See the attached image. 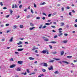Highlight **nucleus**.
<instances>
[{
    "instance_id": "e433bc0d",
    "label": "nucleus",
    "mask_w": 77,
    "mask_h": 77,
    "mask_svg": "<svg viewBox=\"0 0 77 77\" xmlns=\"http://www.w3.org/2000/svg\"><path fill=\"white\" fill-rule=\"evenodd\" d=\"M51 16V14H49L48 15V17H50Z\"/></svg>"
},
{
    "instance_id": "864d4df0",
    "label": "nucleus",
    "mask_w": 77,
    "mask_h": 77,
    "mask_svg": "<svg viewBox=\"0 0 77 77\" xmlns=\"http://www.w3.org/2000/svg\"><path fill=\"white\" fill-rule=\"evenodd\" d=\"M61 9L62 11H64V8H63V7H62Z\"/></svg>"
},
{
    "instance_id": "f03ea898",
    "label": "nucleus",
    "mask_w": 77,
    "mask_h": 77,
    "mask_svg": "<svg viewBox=\"0 0 77 77\" xmlns=\"http://www.w3.org/2000/svg\"><path fill=\"white\" fill-rule=\"evenodd\" d=\"M53 67L52 66H51L50 67H48V69H49V71H50L51 70V69L53 70Z\"/></svg>"
},
{
    "instance_id": "37998d69",
    "label": "nucleus",
    "mask_w": 77,
    "mask_h": 77,
    "mask_svg": "<svg viewBox=\"0 0 77 77\" xmlns=\"http://www.w3.org/2000/svg\"><path fill=\"white\" fill-rule=\"evenodd\" d=\"M36 19H37L38 20H39V19H40V17H36Z\"/></svg>"
},
{
    "instance_id": "09e8293b",
    "label": "nucleus",
    "mask_w": 77,
    "mask_h": 77,
    "mask_svg": "<svg viewBox=\"0 0 77 77\" xmlns=\"http://www.w3.org/2000/svg\"><path fill=\"white\" fill-rule=\"evenodd\" d=\"M15 8V6L14 5H12V8Z\"/></svg>"
},
{
    "instance_id": "4c0bfd02",
    "label": "nucleus",
    "mask_w": 77,
    "mask_h": 77,
    "mask_svg": "<svg viewBox=\"0 0 77 77\" xmlns=\"http://www.w3.org/2000/svg\"><path fill=\"white\" fill-rule=\"evenodd\" d=\"M31 13H32V14H33L34 12H33V10H32V9H31Z\"/></svg>"
},
{
    "instance_id": "20e7f679",
    "label": "nucleus",
    "mask_w": 77,
    "mask_h": 77,
    "mask_svg": "<svg viewBox=\"0 0 77 77\" xmlns=\"http://www.w3.org/2000/svg\"><path fill=\"white\" fill-rule=\"evenodd\" d=\"M43 66H46V67H47L48 66V64H47V63H44L43 64Z\"/></svg>"
},
{
    "instance_id": "c85d7f7f",
    "label": "nucleus",
    "mask_w": 77,
    "mask_h": 77,
    "mask_svg": "<svg viewBox=\"0 0 77 77\" xmlns=\"http://www.w3.org/2000/svg\"><path fill=\"white\" fill-rule=\"evenodd\" d=\"M54 59L56 60H60V59L59 58H55Z\"/></svg>"
},
{
    "instance_id": "6ab92c4d",
    "label": "nucleus",
    "mask_w": 77,
    "mask_h": 77,
    "mask_svg": "<svg viewBox=\"0 0 77 77\" xmlns=\"http://www.w3.org/2000/svg\"><path fill=\"white\" fill-rule=\"evenodd\" d=\"M63 34L62 33H61L58 34V36H61V35H62Z\"/></svg>"
},
{
    "instance_id": "2f4dec72",
    "label": "nucleus",
    "mask_w": 77,
    "mask_h": 77,
    "mask_svg": "<svg viewBox=\"0 0 77 77\" xmlns=\"http://www.w3.org/2000/svg\"><path fill=\"white\" fill-rule=\"evenodd\" d=\"M15 7L16 8H18V6H17V4H15Z\"/></svg>"
},
{
    "instance_id": "c9c22d12",
    "label": "nucleus",
    "mask_w": 77,
    "mask_h": 77,
    "mask_svg": "<svg viewBox=\"0 0 77 77\" xmlns=\"http://www.w3.org/2000/svg\"><path fill=\"white\" fill-rule=\"evenodd\" d=\"M54 60H51L50 61H49V62H54Z\"/></svg>"
},
{
    "instance_id": "cd10ccee",
    "label": "nucleus",
    "mask_w": 77,
    "mask_h": 77,
    "mask_svg": "<svg viewBox=\"0 0 77 77\" xmlns=\"http://www.w3.org/2000/svg\"><path fill=\"white\" fill-rule=\"evenodd\" d=\"M15 53L16 54H20V53H19V52H15Z\"/></svg>"
},
{
    "instance_id": "c03bdc74",
    "label": "nucleus",
    "mask_w": 77,
    "mask_h": 77,
    "mask_svg": "<svg viewBox=\"0 0 77 77\" xmlns=\"http://www.w3.org/2000/svg\"><path fill=\"white\" fill-rule=\"evenodd\" d=\"M47 27V26L45 25L43 26V27L42 28V29H43V28H45V27Z\"/></svg>"
},
{
    "instance_id": "1a4fd4ad",
    "label": "nucleus",
    "mask_w": 77,
    "mask_h": 77,
    "mask_svg": "<svg viewBox=\"0 0 77 77\" xmlns=\"http://www.w3.org/2000/svg\"><path fill=\"white\" fill-rule=\"evenodd\" d=\"M54 74H59V72L57 71L55 72H54Z\"/></svg>"
},
{
    "instance_id": "b1692460",
    "label": "nucleus",
    "mask_w": 77,
    "mask_h": 77,
    "mask_svg": "<svg viewBox=\"0 0 77 77\" xmlns=\"http://www.w3.org/2000/svg\"><path fill=\"white\" fill-rule=\"evenodd\" d=\"M27 71V72L29 74V73H30V71H29V69H27L26 70Z\"/></svg>"
},
{
    "instance_id": "ea45409f",
    "label": "nucleus",
    "mask_w": 77,
    "mask_h": 77,
    "mask_svg": "<svg viewBox=\"0 0 77 77\" xmlns=\"http://www.w3.org/2000/svg\"><path fill=\"white\" fill-rule=\"evenodd\" d=\"M54 38H57V35H56L54 36Z\"/></svg>"
},
{
    "instance_id": "7ed1b4c3",
    "label": "nucleus",
    "mask_w": 77,
    "mask_h": 77,
    "mask_svg": "<svg viewBox=\"0 0 77 77\" xmlns=\"http://www.w3.org/2000/svg\"><path fill=\"white\" fill-rule=\"evenodd\" d=\"M15 66H16V65H15V64H13L10 66V68H14V67H15Z\"/></svg>"
},
{
    "instance_id": "a211bd4d",
    "label": "nucleus",
    "mask_w": 77,
    "mask_h": 77,
    "mask_svg": "<svg viewBox=\"0 0 77 77\" xmlns=\"http://www.w3.org/2000/svg\"><path fill=\"white\" fill-rule=\"evenodd\" d=\"M50 24V23H46L45 24V25H47V26H48Z\"/></svg>"
},
{
    "instance_id": "69168bd1",
    "label": "nucleus",
    "mask_w": 77,
    "mask_h": 77,
    "mask_svg": "<svg viewBox=\"0 0 77 77\" xmlns=\"http://www.w3.org/2000/svg\"><path fill=\"white\" fill-rule=\"evenodd\" d=\"M20 16H19V15L18 16L17 18V19H18V18H20Z\"/></svg>"
},
{
    "instance_id": "f3484780",
    "label": "nucleus",
    "mask_w": 77,
    "mask_h": 77,
    "mask_svg": "<svg viewBox=\"0 0 77 77\" xmlns=\"http://www.w3.org/2000/svg\"><path fill=\"white\" fill-rule=\"evenodd\" d=\"M20 28H23L24 26H23V25H21L20 26Z\"/></svg>"
},
{
    "instance_id": "0e129e2a",
    "label": "nucleus",
    "mask_w": 77,
    "mask_h": 77,
    "mask_svg": "<svg viewBox=\"0 0 77 77\" xmlns=\"http://www.w3.org/2000/svg\"><path fill=\"white\" fill-rule=\"evenodd\" d=\"M23 47V46L22 45H20L18 46V47Z\"/></svg>"
},
{
    "instance_id": "680f3d73",
    "label": "nucleus",
    "mask_w": 77,
    "mask_h": 77,
    "mask_svg": "<svg viewBox=\"0 0 77 77\" xmlns=\"http://www.w3.org/2000/svg\"><path fill=\"white\" fill-rule=\"evenodd\" d=\"M64 35L65 36H67L68 35V34L66 33H64Z\"/></svg>"
},
{
    "instance_id": "f8f14e48",
    "label": "nucleus",
    "mask_w": 77,
    "mask_h": 77,
    "mask_svg": "<svg viewBox=\"0 0 77 77\" xmlns=\"http://www.w3.org/2000/svg\"><path fill=\"white\" fill-rule=\"evenodd\" d=\"M67 58H69V59H71V58H72V56H67Z\"/></svg>"
},
{
    "instance_id": "79ce46f5",
    "label": "nucleus",
    "mask_w": 77,
    "mask_h": 77,
    "mask_svg": "<svg viewBox=\"0 0 77 77\" xmlns=\"http://www.w3.org/2000/svg\"><path fill=\"white\" fill-rule=\"evenodd\" d=\"M9 24L7 23L6 24L5 26H9Z\"/></svg>"
},
{
    "instance_id": "8fccbe9b",
    "label": "nucleus",
    "mask_w": 77,
    "mask_h": 77,
    "mask_svg": "<svg viewBox=\"0 0 77 77\" xmlns=\"http://www.w3.org/2000/svg\"><path fill=\"white\" fill-rule=\"evenodd\" d=\"M30 16L28 15L27 16V18H30Z\"/></svg>"
},
{
    "instance_id": "774afa93",
    "label": "nucleus",
    "mask_w": 77,
    "mask_h": 77,
    "mask_svg": "<svg viewBox=\"0 0 77 77\" xmlns=\"http://www.w3.org/2000/svg\"><path fill=\"white\" fill-rule=\"evenodd\" d=\"M34 71H37V69H35Z\"/></svg>"
},
{
    "instance_id": "bb28decb",
    "label": "nucleus",
    "mask_w": 77,
    "mask_h": 77,
    "mask_svg": "<svg viewBox=\"0 0 77 77\" xmlns=\"http://www.w3.org/2000/svg\"><path fill=\"white\" fill-rule=\"evenodd\" d=\"M49 46L50 47V49H52V48H53V47L51 46V45H49Z\"/></svg>"
},
{
    "instance_id": "a19ab883",
    "label": "nucleus",
    "mask_w": 77,
    "mask_h": 77,
    "mask_svg": "<svg viewBox=\"0 0 77 77\" xmlns=\"http://www.w3.org/2000/svg\"><path fill=\"white\" fill-rule=\"evenodd\" d=\"M34 8H36V5L35 4H34Z\"/></svg>"
},
{
    "instance_id": "a18cd8bd",
    "label": "nucleus",
    "mask_w": 77,
    "mask_h": 77,
    "mask_svg": "<svg viewBox=\"0 0 77 77\" xmlns=\"http://www.w3.org/2000/svg\"><path fill=\"white\" fill-rule=\"evenodd\" d=\"M35 53H38V50H37L35 51Z\"/></svg>"
},
{
    "instance_id": "2eb2a0df",
    "label": "nucleus",
    "mask_w": 77,
    "mask_h": 77,
    "mask_svg": "<svg viewBox=\"0 0 77 77\" xmlns=\"http://www.w3.org/2000/svg\"><path fill=\"white\" fill-rule=\"evenodd\" d=\"M42 70L43 72H45L46 71V70L44 69H42Z\"/></svg>"
},
{
    "instance_id": "4468645a",
    "label": "nucleus",
    "mask_w": 77,
    "mask_h": 77,
    "mask_svg": "<svg viewBox=\"0 0 77 77\" xmlns=\"http://www.w3.org/2000/svg\"><path fill=\"white\" fill-rule=\"evenodd\" d=\"M64 54V51H61V55H63Z\"/></svg>"
},
{
    "instance_id": "7c9ffc66",
    "label": "nucleus",
    "mask_w": 77,
    "mask_h": 77,
    "mask_svg": "<svg viewBox=\"0 0 77 77\" xmlns=\"http://www.w3.org/2000/svg\"><path fill=\"white\" fill-rule=\"evenodd\" d=\"M17 71H21V70L20 69L18 68L17 69Z\"/></svg>"
},
{
    "instance_id": "39448f33",
    "label": "nucleus",
    "mask_w": 77,
    "mask_h": 77,
    "mask_svg": "<svg viewBox=\"0 0 77 77\" xmlns=\"http://www.w3.org/2000/svg\"><path fill=\"white\" fill-rule=\"evenodd\" d=\"M17 62L19 64H22V63H23V61H18Z\"/></svg>"
},
{
    "instance_id": "c756f323",
    "label": "nucleus",
    "mask_w": 77,
    "mask_h": 77,
    "mask_svg": "<svg viewBox=\"0 0 77 77\" xmlns=\"http://www.w3.org/2000/svg\"><path fill=\"white\" fill-rule=\"evenodd\" d=\"M10 61H14V60L13 59V58H11V59H9Z\"/></svg>"
},
{
    "instance_id": "5701e85b",
    "label": "nucleus",
    "mask_w": 77,
    "mask_h": 77,
    "mask_svg": "<svg viewBox=\"0 0 77 77\" xmlns=\"http://www.w3.org/2000/svg\"><path fill=\"white\" fill-rule=\"evenodd\" d=\"M52 54H56L57 53V52H53L52 53Z\"/></svg>"
},
{
    "instance_id": "603ef678",
    "label": "nucleus",
    "mask_w": 77,
    "mask_h": 77,
    "mask_svg": "<svg viewBox=\"0 0 77 77\" xmlns=\"http://www.w3.org/2000/svg\"><path fill=\"white\" fill-rule=\"evenodd\" d=\"M71 65L73 66V67H74V64L73 63H71Z\"/></svg>"
},
{
    "instance_id": "6e6d98bb",
    "label": "nucleus",
    "mask_w": 77,
    "mask_h": 77,
    "mask_svg": "<svg viewBox=\"0 0 77 77\" xmlns=\"http://www.w3.org/2000/svg\"><path fill=\"white\" fill-rule=\"evenodd\" d=\"M7 9V8L5 7H4L3 8V9Z\"/></svg>"
},
{
    "instance_id": "aec40b11",
    "label": "nucleus",
    "mask_w": 77,
    "mask_h": 77,
    "mask_svg": "<svg viewBox=\"0 0 77 77\" xmlns=\"http://www.w3.org/2000/svg\"><path fill=\"white\" fill-rule=\"evenodd\" d=\"M51 27H52V28H54V29H56V27L55 26H51Z\"/></svg>"
},
{
    "instance_id": "412c9836",
    "label": "nucleus",
    "mask_w": 77,
    "mask_h": 77,
    "mask_svg": "<svg viewBox=\"0 0 77 77\" xmlns=\"http://www.w3.org/2000/svg\"><path fill=\"white\" fill-rule=\"evenodd\" d=\"M45 2H43L42 4H40L41 5H45Z\"/></svg>"
},
{
    "instance_id": "13d9d810",
    "label": "nucleus",
    "mask_w": 77,
    "mask_h": 77,
    "mask_svg": "<svg viewBox=\"0 0 77 77\" xmlns=\"http://www.w3.org/2000/svg\"><path fill=\"white\" fill-rule=\"evenodd\" d=\"M34 63H38V62L37 61H35L34 62Z\"/></svg>"
},
{
    "instance_id": "6e6552de",
    "label": "nucleus",
    "mask_w": 77,
    "mask_h": 77,
    "mask_svg": "<svg viewBox=\"0 0 77 77\" xmlns=\"http://www.w3.org/2000/svg\"><path fill=\"white\" fill-rule=\"evenodd\" d=\"M62 62H63V63H67V64H68L69 63L68 62H67L65 61H62Z\"/></svg>"
},
{
    "instance_id": "052dcab7",
    "label": "nucleus",
    "mask_w": 77,
    "mask_h": 77,
    "mask_svg": "<svg viewBox=\"0 0 77 77\" xmlns=\"http://www.w3.org/2000/svg\"><path fill=\"white\" fill-rule=\"evenodd\" d=\"M74 26H75V27H77V24H75Z\"/></svg>"
},
{
    "instance_id": "f704fd0d",
    "label": "nucleus",
    "mask_w": 77,
    "mask_h": 77,
    "mask_svg": "<svg viewBox=\"0 0 77 77\" xmlns=\"http://www.w3.org/2000/svg\"><path fill=\"white\" fill-rule=\"evenodd\" d=\"M42 25H41L40 27H39V29H41L42 28Z\"/></svg>"
},
{
    "instance_id": "ddd939ff",
    "label": "nucleus",
    "mask_w": 77,
    "mask_h": 77,
    "mask_svg": "<svg viewBox=\"0 0 77 77\" xmlns=\"http://www.w3.org/2000/svg\"><path fill=\"white\" fill-rule=\"evenodd\" d=\"M12 41H13V37H12L11 39L9 40V41L10 42H12Z\"/></svg>"
},
{
    "instance_id": "4be33fe9",
    "label": "nucleus",
    "mask_w": 77,
    "mask_h": 77,
    "mask_svg": "<svg viewBox=\"0 0 77 77\" xmlns=\"http://www.w3.org/2000/svg\"><path fill=\"white\" fill-rule=\"evenodd\" d=\"M30 24L31 26H34V24L33 23H30Z\"/></svg>"
},
{
    "instance_id": "e2e57ef3",
    "label": "nucleus",
    "mask_w": 77,
    "mask_h": 77,
    "mask_svg": "<svg viewBox=\"0 0 77 77\" xmlns=\"http://www.w3.org/2000/svg\"><path fill=\"white\" fill-rule=\"evenodd\" d=\"M9 15H8L7 16H6V18H8V17H9Z\"/></svg>"
},
{
    "instance_id": "de8ad7c7",
    "label": "nucleus",
    "mask_w": 77,
    "mask_h": 77,
    "mask_svg": "<svg viewBox=\"0 0 77 77\" xmlns=\"http://www.w3.org/2000/svg\"><path fill=\"white\" fill-rule=\"evenodd\" d=\"M69 15H70V16H72V14H71V12H69Z\"/></svg>"
},
{
    "instance_id": "0eeeda50",
    "label": "nucleus",
    "mask_w": 77,
    "mask_h": 77,
    "mask_svg": "<svg viewBox=\"0 0 77 77\" xmlns=\"http://www.w3.org/2000/svg\"><path fill=\"white\" fill-rule=\"evenodd\" d=\"M29 60H34V59H35L34 58L32 57H29Z\"/></svg>"
},
{
    "instance_id": "9d476101",
    "label": "nucleus",
    "mask_w": 77,
    "mask_h": 77,
    "mask_svg": "<svg viewBox=\"0 0 77 77\" xmlns=\"http://www.w3.org/2000/svg\"><path fill=\"white\" fill-rule=\"evenodd\" d=\"M35 27H33L32 28H29V30H33V29H35Z\"/></svg>"
},
{
    "instance_id": "dca6fc26",
    "label": "nucleus",
    "mask_w": 77,
    "mask_h": 77,
    "mask_svg": "<svg viewBox=\"0 0 77 77\" xmlns=\"http://www.w3.org/2000/svg\"><path fill=\"white\" fill-rule=\"evenodd\" d=\"M67 42H68V41L67 40H65L63 42V43L66 44V43H67Z\"/></svg>"
},
{
    "instance_id": "bf43d9fd",
    "label": "nucleus",
    "mask_w": 77,
    "mask_h": 77,
    "mask_svg": "<svg viewBox=\"0 0 77 77\" xmlns=\"http://www.w3.org/2000/svg\"><path fill=\"white\" fill-rule=\"evenodd\" d=\"M1 27H4V25H2L1 26Z\"/></svg>"
},
{
    "instance_id": "4d7b16f0",
    "label": "nucleus",
    "mask_w": 77,
    "mask_h": 77,
    "mask_svg": "<svg viewBox=\"0 0 77 77\" xmlns=\"http://www.w3.org/2000/svg\"><path fill=\"white\" fill-rule=\"evenodd\" d=\"M62 30V28H60L58 29V30H59V31H60V30Z\"/></svg>"
},
{
    "instance_id": "393cba45",
    "label": "nucleus",
    "mask_w": 77,
    "mask_h": 77,
    "mask_svg": "<svg viewBox=\"0 0 77 77\" xmlns=\"http://www.w3.org/2000/svg\"><path fill=\"white\" fill-rule=\"evenodd\" d=\"M45 41H48V38H46L44 39Z\"/></svg>"
},
{
    "instance_id": "9b49d317",
    "label": "nucleus",
    "mask_w": 77,
    "mask_h": 77,
    "mask_svg": "<svg viewBox=\"0 0 77 77\" xmlns=\"http://www.w3.org/2000/svg\"><path fill=\"white\" fill-rule=\"evenodd\" d=\"M50 43H51V44H56V42H50Z\"/></svg>"
},
{
    "instance_id": "58836bf2",
    "label": "nucleus",
    "mask_w": 77,
    "mask_h": 77,
    "mask_svg": "<svg viewBox=\"0 0 77 77\" xmlns=\"http://www.w3.org/2000/svg\"><path fill=\"white\" fill-rule=\"evenodd\" d=\"M23 6V5H20L19 6V8H21V7H22Z\"/></svg>"
},
{
    "instance_id": "49530a36",
    "label": "nucleus",
    "mask_w": 77,
    "mask_h": 77,
    "mask_svg": "<svg viewBox=\"0 0 77 77\" xmlns=\"http://www.w3.org/2000/svg\"><path fill=\"white\" fill-rule=\"evenodd\" d=\"M42 20H44L45 19V17H43L42 18Z\"/></svg>"
},
{
    "instance_id": "3c124183",
    "label": "nucleus",
    "mask_w": 77,
    "mask_h": 77,
    "mask_svg": "<svg viewBox=\"0 0 77 77\" xmlns=\"http://www.w3.org/2000/svg\"><path fill=\"white\" fill-rule=\"evenodd\" d=\"M43 15H45V16H47V14H46L44 13H43Z\"/></svg>"
},
{
    "instance_id": "a878e982",
    "label": "nucleus",
    "mask_w": 77,
    "mask_h": 77,
    "mask_svg": "<svg viewBox=\"0 0 77 77\" xmlns=\"http://www.w3.org/2000/svg\"><path fill=\"white\" fill-rule=\"evenodd\" d=\"M61 26H64L65 25V24L63 23H61Z\"/></svg>"
},
{
    "instance_id": "423d86ee",
    "label": "nucleus",
    "mask_w": 77,
    "mask_h": 77,
    "mask_svg": "<svg viewBox=\"0 0 77 77\" xmlns=\"http://www.w3.org/2000/svg\"><path fill=\"white\" fill-rule=\"evenodd\" d=\"M24 50V49L23 48H20L18 49L17 50L19 51H22V50Z\"/></svg>"
},
{
    "instance_id": "473e14b6",
    "label": "nucleus",
    "mask_w": 77,
    "mask_h": 77,
    "mask_svg": "<svg viewBox=\"0 0 77 77\" xmlns=\"http://www.w3.org/2000/svg\"><path fill=\"white\" fill-rule=\"evenodd\" d=\"M35 74V73L33 72L31 73H30L29 74V75H32V74Z\"/></svg>"
},
{
    "instance_id": "72a5a7b5",
    "label": "nucleus",
    "mask_w": 77,
    "mask_h": 77,
    "mask_svg": "<svg viewBox=\"0 0 77 77\" xmlns=\"http://www.w3.org/2000/svg\"><path fill=\"white\" fill-rule=\"evenodd\" d=\"M0 5H1V6H3V5L2 2H0Z\"/></svg>"
},
{
    "instance_id": "338daca9",
    "label": "nucleus",
    "mask_w": 77,
    "mask_h": 77,
    "mask_svg": "<svg viewBox=\"0 0 77 77\" xmlns=\"http://www.w3.org/2000/svg\"><path fill=\"white\" fill-rule=\"evenodd\" d=\"M40 75H41V76H42L43 77L44 76V75H43V74H40Z\"/></svg>"
},
{
    "instance_id": "5fc2aeb1",
    "label": "nucleus",
    "mask_w": 77,
    "mask_h": 77,
    "mask_svg": "<svg viewBox=\"0 0 77 77\" xmlns=\"http://www.w3.org/2000/svg\"><path fill=\"white\" fill-rule=\"evenodd\" d=\"M27 74V72H25V73L24 74V75H26V74Z\"/></svg>"
},
{
    "instance_id": "f257e3e1",
    "label": "nucleus",
    "mask_w": 77,
    "mask_h": 77,
    "mask_svg": "<svg viewBox=\"0 0 77 77\" xmlns=\"http://www.w3.org/2000/svg\"><path fill=\"white\" fill-rule=\"evenodd\" d=\"M47 52H48V51L47 50H44L42 51V53H43V54H46V53Z\"/></svg>"
}]
</instances>
